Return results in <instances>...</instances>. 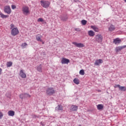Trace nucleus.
I'll list each match as a JSON object with an SVG mask.
<instances>
[{
	"mask_svg": "<svg viewBox=\"0 0 126 126\" xmlns=\"http://www.w3.org/2000/svg\"><path fill=\"white\" fill-rule=\"evenodd\" d=\"M22 11L24 15H29L30 14V9L28 6H24L22 8Z\"/></svg>",
	"mask_w": 126,
	"mask_h": 126,
	"instance_id": "nucleus-1",
	"label": "nucleus"
},
{
	"mask_svg": "<svg viewBox=\"0 0 126 126\" xmlns=\"http://www.w3.org/2000/svg\"><path fill=\"white\" fill-rule=\"evenodd\" d=\"M47 95H49V96H52V95L55 94L56 93V91L54 89V88H48L46 90Z\"/></svg>",
	"mask_w": 126,
	"mask_h": 126,
	"instance_id": "nucleus-2",
	"label": "nucleus"
},
{
	"mask_svg": "<svg viewBox=\"0 0 126 126\" xmlns=\"http://www.w3.org/2000/svg\"><path fill=\"white\" fill-rule=\"evenodd\" d=\"M40 4L42 7L44 8H48L50 6V3L49 1L46 0H41L40 1Z\"/></svg>",
	"mask_w": 126,
	"mask_h": 126,
	"instance_id": "nucleus-3",
	"label": "nucleus"
},
{
	"mask_svg": "<svg viewBox=\"0 0 126 126\" xmlns=\"http://www.w3.org/2000/svg\"><path fill=\"white\" fill-rule=\"evenodd\" d=\"M11 34L12 36H16L19 34V31L17 28H14L11 31Z\"/></svg>",
	"mask_w": 126,
	"mask_h": 126,
	"instance_id": "nucleus-4",
	"label": "nucleus"
},
{
	"mask_svg": "<svg viewBox=\"0 0 126 126\" xmlns=\"http://www.w3.org/2000/svg\"><path fill=\"white\" fill-rule=\"evenodd\" d=\"M95 39L96 42H97V43H101L102 41H103V36L98 34L95 35Z\"/></svg>",
	"mask_w": 126,
	"mask_h": 126,
	"instance_id": "nucleus-5",
	"label": "nucleus"
},
{
	"mask_svg": "<svg viewBox=\"0 0 126 126\" xmlns=\"http://www.w3.org/2000/svg\"><path fill=\"white\" fill-rule=\"evenodd\" d=\"M4 12L7 14H10L11 13V9L9 5L5 6L4 7Z\"/></svg>",
	"mask_w": 126,
	"mask_h": 126,
	"instance_id": "nucleus-6",
	"label": "nucleus"
},
{
	"mask_svg": "<svg viewBox=\"0 0 126 126\" xmlns=\"http://www.w3.org/2000/svg\"><path fill=\"white\" fill-rule=\"evenodd\" d=\"M31 95L29 94L25 93L20 94V98L21 99H24V98H31Z\"/></svg>",
	"mask_w": 126,
	"mask_h": 126,
	"instance_id": "nucleus-7",
	"label": "nucleus"
},
{
	"mask_svg": "<svg viewBox=\"0 0 126 126\" xmlns=\"http://www.w3.org/2000/svg\"><path fill=\"white\" fill-rule=\"evenodd\" d=\"M72 44L73 45H75L77 48H84V47H85L84 44L82 43H77L76 42H73Z\"/></svg>",
	"mask_w": 126,
	"mask_h": 126,
	"instance_id": "nucleus-8",
	"label": "nucleus"
},
{
	"mask_svg": "<svg viewBox=\"0 0 126 126\" xmlns=\"http://www.w3.org/2000/svg\"><path fill=\"white\" fill-rule=\"evenodd\" d=\"M69 63V60L66 58H62L61 61V63H62V64H68Z\"/></svg>",
	"mask_w": 126,
	"mask_h": 126,
	"instance_id": "nucleus-9",
	"label": "nucleus"
},
{
	"mask_svg": "<svg viewBox=\"0 0 126 126\" xmlns=\"http://www.w3.org/2000/svg\"><path fill=\"white\" fill-rule=\"evenodd\" d=\"M19 75L22 78H26V74L24 72L23 69L20 70Z\"/></svg>",
	"mask_w": 126,
	"mask_h": 126,
	"instance_id": "nucleus-10",
	"label": "nucleus"
},
{
	"mask_svg": "<svg viewBox=\"0 0 126 126\" xmlns=\"http://www.w3.org/2000/svg\"><path fill=\"white\" fill-rule=\"evenodd\" d=\"M121 42H122V40L120 39V38H116L114 39L113 43L115 45H118L119 44H121Z\"/></svg>",
	"mask_w": 126,
	"mask_h": 126,
	"instance_id": "nucleus-11",
	"label": "nucleus"
},
{
	"mask_svg": "<svg viewBox=\"0 0 126 126\" xmlns=\"http://www.w3.org/2000/svg\"><path fill=\"white\" fill-rule=\"evenodd\" d=\"M125 48H126V45H124L122 46H118L115 48V51L117 52H120V51H122L123 49H125Z\"/></svg>",
	"mask_w": 126,
	"mask_h": 126,
	"instance_id": "nucleus-12",
	"label": "nucleus"
},
{
	"mask_svg": "<svg viewBox=\"0 0 126 126\" xmlns=\"http://www.w3.org/2000/svg\"><path fill=\"white\" fill-rule=\"evenodd\" d=\"M70 111H77L78 110V106L74 105H72L70 108Z\"/></svg>",
	"mask_w": 126,
	"mask_h": 126,
	"instance_id": "nucleus-13",
	"label": "nucleus"
},
{
	"mask_svg": "<svg viewBox=\"0 0 126 126\" xmlns=\"http://www.w3.org/2000/svg\"><path fill=\"white\" fill-rule=\"evenodd\" d=\"M100 63H103V60L102 59H99L95 61L94 63L95 65H100Z\"/></svg>",
	"mask_w": 126,
	"mask_h": 126,
	"instance_id": "nucleus-14",
	"label": "nucleus"
},
{
	"mask_svg": "<svg viewBox=\"0 0 126 126\" xmlns=\"http://www.w3.org/2000/svg\"><path fill=\"white\" fill-rule=\"evenodd\" d=\"M88 33L90 37H94L95 36V32L93 31H89Z\"/></svg>",
	"mask_w": 126,
	"mask_h": 126,
	"instance_id": "nucleus-15",
	"label": "nucleus"
},
{
	"mask_svg": "<svg viewBox=\"0 0 126 126\" xmlns=\"http://www.w3.org/2000/svg\"><path fill=\"white\" fill-rule=\"evenodd\" d=\"M42 36L40 34H37L35 36L36 40L39 41V42H43V40L41 39Z\"/></svg>",
	"mask_w": 126,
	"mask_h": 126,
	"instance_id": "nucleus-16",
	"label": "nucleus"
},
{
	"mask_svg": "<svg viewBox=\"0 0 126 126\" xmlns=\"http://www.w3.org/2000/svg\"><path fill=\"white\" fill-rule=\"evenodd\" d=\"M8 115L10 117H13L15 115V112L14 111L10 110L8 112Z\"/></svg>",
	"mask_w": 126,
	"mask_h": 126,
	"instance_id": "nucleus-17",
	"label": "nucleus"
},
{
	"mask_svg": "<svg viewBox=\"0 0 126 126\" xmlns=\"http://www.w3.org/2000/svg\"><path fill=\"white\" fill-rule=\"evenodd\" d=\"M116 29V28L115 27V26L113 25H111L110 27L108 28L109 31L112 32L114 31Z\"/></svg>",
	"mask_w": 126,
	"mask_h": 126,
	"instance_id": "nucleus-18",
	"label": "nucleus"
},
{
	"mask_svg": "<svg viewBox=\"0 0 126 126\" xmlns=\"http://www.w3.org/2000/svg\"><path fill=\"white\" fill-rule=\"evenodd\" d=\"M91 28L92 29H93L95 32H99V29L97 28V27L95 26H92Z\"/></svg>",
	"mask_w": 126,
	"mask_h": 126,
	"instance_id": "nucleus-19",
	"label": "nucleus"
},
{
	"mask_svg": "<svg viewBox=\"0 0 126 126\" xmlns=\"http://www.w3.org/2000/svg\"><path fill=\"white\" fill-rule=\"evenodd\" d=\"M73 82H74V83H75V84H76L77 85H78V84H79V83H80V81H79V79H78V78H75L73 80Z\"/></svg>",
	"mask_w": 126,
	"mask_h": 126,
	"instance_id": "nucleus-20",
	"label": "nucleus"
},
{
	"mask_svg": "<svg viewBox=\"0 0 126 126\" xmlns=\"http://www.w3.org/2000/svg\"><path fill=\"white\" fill-rule=\"evenodd\" d=\"M96 107L97 110H102L104 108L103 104H98Z\"/></svg>",
	"mask_w": 126,
	"mask_h": 126,
	"instance_id": "nucleus-21",
	"label": "nucleus"
},
{
	"mask_svg": "<svg viewBox=\"0 0 126 126\" xmlns=\"http://www.w3.org/2000/svg\"><path fill=\"white\" fill-rule=\"evenodd\" d=\"M21 46L22 49H25V48H26V47H27V46H28V44H27V43L25 42V43H22Z\"/></svg>",
	"mask_w": 126,
	"mask_h": 126,
	"instance_id": "nucleus-22",
	"label": "nucleus"
},
{
	"mask_svg": "<svg viewBox=\"0 0 126 126\" xmlns=\"http://www.w3.org/2000/svg\"><path fill=\"white\" fill-rule=\"evenodd\" d=\"M0 16L1 18H7L8 17V15H5L2 14V13H0Z\"/></svg>",
	"mask_w": 126,
	"mask_h": 126,
	"instance_id": "nucleus-23",
	"label": "nucleus"
},
{
	"mask_svg": "<svg viewBox=\"0 0 126 126\" xmlns=\"http://www.w3.org/2000/svg\"><path fill=\"white\" fill-rule=\"evenodd\" d=\"M37 70L39 71V72H42V65H40L37 67Z\"/></svg>",
	"mask_w": 126,
	"mask_h": 126,
	"instance_id": "nucleus-24",
	"label": "nucleus"
},
{
	"mask_svg": "<svg viewBox=\"0 0 126 126\" xmlns=\"http://www.w3.org/2000/svg\"><path fill=\"white\" fill-rule=\"evenodd\" d=\"M119 90H120L121 91H126V87L120 86Z\"/></svg>",
	"mask_w": 126,
	"mask_h": 126,
	"instance_id": "nucleus-25",
	"label": "nucleus"
},
{
	"mask_svg": "<svg viewBox=\"0 0 126 126\" xmlns=\"http://www.w3.org/2000/svg\"><path fill=\"white\" fill-rule=\"evenodd\" d=\"M6 65L7 67H10L11 65H12V62H8L6 63Z\"/></svg>",
	"mask_w": 126,
	"mask_h": 126,
	"instance_id": "nucleus-26",
	"label": "nucleus"
},
{
	"mask_svg": "<svg viewBox=\"0 0 126 126\" xmlns=\"http://www.w3.org/2000/svg\"><path fill=\"white\" fill-rule=\"evenodd\" d=\"M79 74H80V75H84L85 74V72H84V70L81 69L79 71Z\"/></svg>",
	"mask_w": 126,
	"mask_h": 126,
	"instance_id": "nucleus-27",
	"label": "nucleus"
},
{
	"mask_svg": "<svg viewBox=\"0 0 126 126\" xmlns=\"http://www.w3.org/2000/svg\"><path fill=\"white\" fill-rule=\"evenodd\" d=\"M81 23L83 25H86V24H87V21L83 20L81 21Z\"/></svg>",
	"mask_w": 126,
	"mask_h": 126,
	"instance_id": "nucleus-28",
	"label": "nucleus"
},
{
	"mask_svg": "<svg viewBox=\"0 0 126 126\" xmlns=\"http://www.w3.org/2000/svg\"><path fill=\"white\" fill-rule=\"evenodd\" d=\"M58 107V110L60 111L63 110V106L62 105H59Z\"/></svg>",
	"mask_w": 126,
	"mask_h": 126,
	"instance_id": "nucleus-29",
	"label": "nucleus"
},
{
	"mask_svg": "<svg viewBox=\"0 0 126 126\" xmlns=\"http://www.w3.org/2000/svg\"><path fill=\"white\" fill-rule=\"evenodd\" d=\"M44 21V19L42 18H39L37 19V22H43Z\"/></svg>",
	"mask_w": 126,
	"mask_h": 126,
	"instance_id": "nucleus-30",
	"label": "nucleus"
},
{
	"mask_svg": "<svg viewBox=\"0 0 126 126\" xmlns=\"http://www.w3.org/2000/svg\"><path fill=\"white\" fill-rule=\"evenodd\" d=\"M121 87V85H115V86H114V88H119Z\"/></svg>",
	"mask_w": 126,
	"mask_h": 126,
	"instance_id": "nucleus-31",
	"label": "nucleus"
},
{
	"mask_svg": "<svg viewBox=\"0 0 126 126\" xmlns=\"http://www.w3.org/2000/svg\"><path fill=\"white\" fill-rule=\"evenodd\" d=\"M61 19L63 20V21H66V20H67V17H66L65 18H63Z\"/></svg>",
	"mask_w": 126,
	"mask_h": 126,
	"instance_id": "nucleus-32",
	"label": "nucleus"
},
{
	"mask_svg": "<svg viewBox=\"0 0 126 126\" xmlns=\"http://www.w3.org/2000/svg\"><path fill=\"white\" fill-rule=\"evenodd\" d=\"M2 117H3V113L0 112V119H2Z\"/></svg>",
	"mask_w": 126,
	"mask_h": 126,
	"instance_id": "nucleus-33",
	"label": "nucleus"
},
{
	"mask_svg": "<svg viewBox=\"0 0 126 126\" xmlns=\"http://www.w3.org/2000/svg\"><path fill=\"white\" fill-rule=\"evenodd\" d=\"M12 9H15L16 8V6L15 5H11Z\"/></svg>",
	"mask_w": 126,
	"mask_h": 126,
	"instance_id": "nucleus-34",
	"label": "nucleus"
},
{
	"mask_svg": "<svg viewBox=\"0 0 126 126\" xmlns=\"http://www.w3.org/2000/svg\"><path fill=\"white\" fill-rule=\"evenodd\" d=\"M13 28H15L14 25H13V24H11L10 25V29H13Z\"/></svg>",
	"mask_w": 126,
	"mask_h": 126,
	"instance_id": "nucleus-35",
	"label": "nucleus"
},
{
	"mask_svg": "<svg viewBox=\"0 0 126 126\" xmlns=\"http://www.w3.org/2000/svg\"><path fill=\"white\" fill-rule=\"evenodd\" d=\"M75 31H80V30L79 29H75Z\"/></svg>",
	"mask_w": 126,
	"mask_h": 126,
	"instance_id": "nucleus-36",
	"label": "nucleus"
},
{
	"mask_svg": "<svg viewBox=\"0 0 126 126\" xmlns=\"http://www.w3.org/2000/svg\"><path fill=\"white\" fill-rule=\"evenodd\" d=\"M1 71H2V69H1V68H0V72H1Z\"/></svg>",
	"mask_w": 126,
	"mask_h": 126,
	"instance_id": "nucleus-37",
	"label": "nucleus"
},
{
	"mask_svg": "<svg viewBox=\"0 0 126 126\" xmlns=\"http://www.w3.org/2000/svg\"><path fill=\"white\" fill-rule=\"evenodd\" d=\"M97 91L98 92H101V91L100 90H97Z\"/></svg>",
	"mask_w": 126,
	"mask_h": 126,
	"instance_id": "nucleus-38",
	"label": "nucleus"
},
{
	"mask_svg": "<svg viewBox=\"0 0 126 126\" xmlns=\"http://www.w3.org/2000/svg\"><path fill=\"white\" fill-rule=\"evenodd\" d=\"M37 116H36V115H34L33 116V118H36Z\"/></svg>",
	"mask_w": 126,
	"mask_h": 126,
	"instance_id": "nucleus-39",
	"label": "nucleus"
},
{
	"mask_svg": "<svg viewBox=\"0 0 126 126\" xmlns=\"http://www.w3.org/2000/svg\"><path fill=\"white\" fill-rule=\"evenodd\" d=\"M124 1H125V2H126V0H124Z\"/></svg>",
	"mask_w": 126,
	"mask_h": 126,
	"instance_id": "nucleus-40",
	"label": "nucleus"
},
{
	"mask_svg": "<svg viewBox=\"0 0 126 126\" xmlns=\"http://www.w3.org/2000/svg\"><path fill=\"white\" fill-rule=\"evenodd\" d=\"M41 42L42 43V44H44V42L42 41V42Z\"/></svg>",
	"mask_w": 126,
	"mask_h": 126,
	"instance_id": "nucleus-41",
	"label": "nucleus"
},
{
	"mask_svg": "<svg viewBox=\"0 0 126 126\" xmlns=\"http://www.w3.org/2000/svg\"><path fill=\"white\" fill-rule=\"evenodd\" d=\"M79 126H81V125H79Z\"/></svg>",
	"mask_w": 126,
	"mask_h": 126,
	"instance_id": "nucleus-42",
	"label": "nucleus"
}]
</instances>
